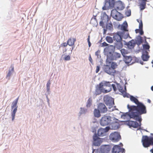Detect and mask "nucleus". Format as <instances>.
Wrapping results in <instances>:
<instances>
[{
	"label": "nucleus",
	"instance_id": "f257e3e1",
	"mask_svg": "<svg viewBox=\"0 0 153 153\" xmlns=\"http://www.w3.org/2000/svg\"><path fill=\"white\" fill-rule=\"evenodd\" d=\"M127 107L128 108H129L131 111L130 114L131 117L136 120L141 122L142 119L141 115L146 113V106L140 102L137 104L136 106L128 105Z\"/></svg>",
	"mask_w": 153,
	"mask_h": 153
},
{
	"label": "nucleus",
	"instance_id": "f03ea898",
	"mask_svg": "<svg viewBox=\"0 0 153 153\" xmlns=\"http://www.w3.org/2000/svg\"><path fill=\"white\" fill-rule=\"evenodd\" d=\"M112 90L111 85L109 82L103 81L97 85L95 91L96 95H99L102 92L106 93L111 91Z\"/></svg>",
	"mask_w": 153,
	"mask_h": 153
},
{
	"label": "nucleus",
	"instance_id": "7ed1b4c3",
	"mask_svg": "<svg viewBox=\"0 0 153 153\" xmlns=\"http://www.w3.org/2000/svg\"><path fill=\"white\" fill-rule=\"evenodd\" d=\"M111 121V117L110 116L104 115L100 120V124L102 126H105L109 124Z\"/></svg>",
	"mask_w": 153,
	"mask_h": 153
},
{
	"label": "nucleus",
	"instance_id": "20e7f679",
	"mask_svg": "<svg viewBox=\"0 0 153 153\" xmlns=\"http://www.w3.org/2000/svg\"><path fill=\"white\" fill-rule=\"evenodd\" d=\"M111 15L114 19L119 21L123 18L122 15L116 9H113L111 11Z\"/></svg>",
	"mask_w": 153,
	"mask_h": 153
},
{
	"label": "nucleus",
	"instance_id": "39448f33",
	"mask_svg": "<svg viewBox=\"0 0 153 153\" xmlns=\"http://www.w3.org/2000/svg\"><path fill=\"white\" fill-rule=\"evenodd\" d=\"M143 146L145 148H147L152 145L150 137L147 136H143L142 140Z\"/></svg>",
	"mask_w": 153,
	"mask_h": 153
},
{
	"label": "nucleus",
	"instance_id": "423d86ee",
	"mask_svg": "<svg viewBox=\"0 0 153 153\" xmlns=\"http://www.w3.org/2000/svg\"><path fill=\"white\" fill-rule=\"evenodd\" d=\"M19 97H18L15 100H14L12 102L11 108L12 109L14 108L13 111L11 113V116L12 117V120L13 121L15 118V114L17 111V108L18 106L17 105V104L18 103Z\"/></svg>",
	"mask_w": 153,
	"mask_h": 153
},
{
	"label": "nucleus",
	"instance_id": "0eeeda50",
	"mask_svg": "<svg viewBox=\"0 0 153 153\" xmlns=\"http://www.w3.org/2000/svg\"><path fill=\"white\" fill-rule=\"evenodd\" d=\"M104 100L106 105L110 108L114 104V100L111 97L106 96L104 97Z\"/></svg>",
	"mask_w": 153,
	"mask_h": 153
},
{
	"label": "nucleus",
	"instance_id": "6e6552de",
	"mask_svg": "<svg viewBox=\"0 0 153 153\" xmlns=\"http://www.w3.org/2000/svg\"><path fill=\"white\" fill-rule=\"evenodd\" d=\"M109 137L110 139L114 142H118L121 139L120 134L117 132H114L111 133Z\"/></svg>",
	"mask_w": 153,
	"mask_h": 153
},
{
	"label": "nucleus",
	"instance_id": "1a4fd4ad",
	"mask_svg": "<svg viewBox=\"0 0 153 153\" xmlns=\"http://www.w3.org/2000/svg\"><path fill=\"white\" fill-rule=\"evenodd\" d=\"M104 71L107 74L112 76H114L116 73V70H114L110 66L106 65L104 67Z\"/></svg>",
	"mask_w": 153,
	"mask_h": 153
},
{
	"label": "nucleus",
	"instance_id": "9d476101",
	"mask_svg": "<svg viewBox=\"0 0 153 153\" xmlns=\"http://www.w3.org/2000/svg\"><path fill=\"white\" fill-rule=\"evenodd\" d=\"M115 0H106L104 6L102 7L103 10H106L108 8L113 6L114 4Z\"/></svg>",
	"mask_w": 153,
	"mask_h": 153
},
{
	"label": "nucleus",
	"instance_id": "9b49d317",
	"mask_svg": "<svg viewBox=\"0 0 153 153\" xmlns=\"http://www.w3.org/2000/svg\"><path fill=\"white\" fill-rule=\"evenodd\" d=\"M109 127H106L105 128H99L97 131V135L99 136L102 137L105 135L106 133L109 130Z\"/></svg>",
	"mask_w": 153,
	"mask_h": 153
},
{
	"label": "nucleus",
	"instance_id": "f8f14e48",
	"mask_svg": "<svg viewBox=\"0 0 153 153\" xmlns=\"http://www.w3.org/2000/svg\"><path fill=\"white\" fill-rule=\"evenodd\" d=\"M93 144L96 146H99L102 142V140L97 136L96 134L93 137Z\"/></svg>",
	"mask_w": 153,
	"mask_h": 153
},
{
	"label": "nucleus",
	"instance_id": "ddd939ff",
	"mask_svg": "<svg viewBox=\"0 0 153 153\" xmlns=\"http://www.w3.org/2000/svg\"><path fill=\"white\" fill-rule=\"evenodd\" d=\"M138 123L136 121L129 120L126 122V123L130 127H132L134 128H137L140 127L141 125V122H139Z\"/></svg>",
	"mask_w": 153,
	"mask_h": 153
},
{
	"label": "nucleus",
	"instance_id": "4468645a",
	"mask_svg": "<svg viewBox=\"0 0 153 153\" xmlns=\"http://www.w3.org/2000/svg\"><path fill=\"white\" fill-rule=\"evenodd\" d=\"M121 56L120 54L119 53H115L114 54H111L110 56H107V60L109 61V60H116L119 58Z\"/></svg>",
	"mask_w": 153,
	"mask_h": 153
},
{
	"label": "nucleus",
	"instance_id": "2eb2a0df",
	"mask_svg": "<svg viewBox=\"0 0 153 153\" xmlns=\"http://www.w3.org/2000/svg\"><path fill=\"white\" fill-rule=\"evenodd\" d=\"M117 88L119 91L123 95L124 97L126 96L127 95L126 92V88L125 85L123 86L119 85H117Z\"/></svg>",
	"mask_w": 153,
	"mask_h": 153
},
{
	"label": "nucleus",
	"instance_id": "dca6fc26",
	"mask_svg": "<svg viewBox=\"0 0 153 153\" xmlns=\"http://www.w3.org/2000/svg\"><path fill=\"white\" fill-rule=\"evenodd\" d=\"M125 150L121 148L119 145H116L114 146L112 150V153H119L120 152H123Z\"/></svg>",
	"mask_w": 153,
	"mask_h": 153
},
{
	"label": "nucleus",
	"instance_id": "f3484780",
	"mask_svg": "<svg viewBox=\"0 0 153 153\" xmlns=\"http://www.w3.org/2000/svg\"><path fill=\"white\" fill-rule=\"evenodd\" d=\"M121 34L120 32H118L117 33H114L113 36V39L117 42H121L122 38Z\"/></svg>",
	"mask_w": 153,
	"mask_h": 153
},
{
	"label": "nucleus",
	"instance_id": "a211bd4d",
	"mask_svg": "<svg viewBox=\"0 0 153 153\" xmlns=\"http://www.w3.org/2000/svg\"><path fill=\"white\" fill-rule=\"evenodd\" d=\"M98 108L101 113H105L107 111V109L105 105L102 103H100L98 105Z\"/></svg>",
	"mask_w": 153,
	"mask_h": 153
},
{
	"label": "nucleus",
	"instance_id": "6ab92c4d",
	"mask_svg": "<svg viewBox=\"0 0 153 153\" xmlns=\"http://www.w3.org/2000/svg\"><path fill=\"white\" fill-rule=\"evenodd\" d=\"M110 149V146L109 145H102L100 148L101 151L104 153H107Z\"/></svg>",
	"mask_w": 153,
	"mask_h": 153
},
{
	"label": "nucleus",
	"instance_id": "aec40b11",
	"mask_svg": "<svg viewBox=\"0 0 153 153\" xmlns=\"http://www.w3.org/2000/svg\"><path fill=\"white\" fill-rule=\"evenodd\" d=\"M116 8L118 10H122L124 8V7L123 6L122 2L120 1L117 2L116 3Z\"/></svg>",
	"mask_w": 153,
	"mask_h": 153
},
{
	"label": "nucleus",
	"instance_id": "412c9836",
	"mask_svg": "<svg viewBox=\"0 0 153 153\" xmlns=\"http://www.w3.org/2000/svg\"><path fill=\"white\" fill-rule=\"evenodd\" d=\"M137 22L139 23V28L140 29L139 32L140 34V35H142L143 34V23L142 21L141 20L137 19Z\"/></svg>",
	"mask_w": 153,
	"mask_h": 153
},
{
	"label": "nucleus",
	"instance_id": "4be33fe9",
	"mask_svg": "<svg viewBox=\"0 0 153 153\" xmlns=\"http://www.w3.org/2000/svg\"><path fill=\"white\" fill-rule=\"evenodd\" d=\"M148 53L147 51L145 52V53H143L142 56V59L144 61H147L148 60L149 56L148 55Z\"/></svg>",
	"mask_w": 153,
	"mask_h": 153
},
{
	"label": "nucleus",
	"instance_id": "5701e85b",
	"mask_svg": "<svg viewBox=\"0 0 153 153\" xmlns=\"http://www.w3.org/2000/svg\"><path fill=\"white\" fill-rule=\"evenodd\" d=\"M136 43L135 41L133 40H132L130 41L128 43L127 45L128 47L130 49L133 48L135 45Z\"/></svg>",
	"mask_w": 153,
	"mask_h": 153
},
{
	"label": "nucleus",
	"instance_id": "b1692460",
	"mask_svg": "<svg viewBox=\"0 0 153 153\" xmlns=\"http://www.w3.org/2000/svg\"><path fill=\"white\" fill-rule=\"evenodd\" d=\"M128 112H126L125 113H123V114L121 115V117L122 118L125 119L127 117H129L130 118H132L131 117L130 115V114L131 112L130 109L129 108H128Z\"/></svg>",
	"mask_w": 153,
	"mask_h": 153
},
{
	"label": "nucleus",
	"instance_id": "393cba45",
	"mask_svg": "<svg viewBox=\"0 0 153 153\" xmlns=\"http://www.w3.org/2000/svg\"><path fill=\"white\" fill-rule=\"evenodd\" d=\"M121 33L122 38H123L124 39H126L129 37H130L128 31H123L121 32Z\"/></svg>",
	"mask_w": 153,
	"mask_h": 153
},
{
	"label": "nucleus",
	"instance_id": "a878e982",
	"mask_svg": "<svg viewBox=\"0 0 153 153\" xmlns=\"http://www.w3.org/2000/svg\"><path fill=\"white\" fill-rule=\"evenodd\" d=\"M132 60V57L131 56H126L125 57V61L126 63L131 64L133 62H131Z\"/></svg>",
	"mask_w": 153,
	"mask_h": 153
},
{
	"label": "nucleus",
	"instance_id": "bb28decb",
	"mask_svg": "<svg viewBox=\"0 0 153 153\" xmlns=\"http://www.w3.org/2000/svg\"><path fill=\"white\" fill-rule=\"evenodd\" d=\"M76 41V39L75 38L72 39L70 38L67 41L68 45L70 46H72L74 45L75 42Z\"/></svg>",
	"mask_w": 153,
	"mask_h": 153
},
{
	"label": "nucleus",
	"instance_id": "cd10ccee",
	"mask_svg": "<svg viewBox=\"0 0 153 153\" xmlns=\"http://www.w3.org/2000/svg\"><path fill=\"white\" fill-rule=\"evenodd\" d=\"M10 67L11 68V70L9 71L7 75V78H8V79H10V76L12 75V73L14 71V67L13 65H11Z\"/></svg>",
	"mask_w": 153,
	"mask_h": 153
},
{
	"label": "nucleus",
	"instance_id": "c85d7f7f",
	"mask_svg": "<svg viewBox=\"0 0 153 153\" xmlns=\"http://www.w3.org/2000/svg\"><path fill=\"white\" fill-rule=\"evenodd\" d=\"M100 112V111L98 109H95L94 112V116L97 117H100L101 115Z\"/></svg>",
	"mask_w": 153,
	"mask_h": 153
},
{
	"label": "nucleus",
	"instance_id": "c756f323",
	"mask_svg": "<svg viewBox=\"0 0 153 153\" xmlns=\"http://www.w3.org/2000/svg\"><path fill=\"white\" fill-rule=\"evenodd\" d=\"M130 99L131 101L133 102L137 105L140 102L136 98L132 96H130Z\"/></svg>",
	"mask_w": 153,
	"mask_h": 153
},
{
	"label": "nucleus",
	"instance_id": "7c9ffc66",
	"mask_svg": "<svg viewBox=\"0 0 153 153\" xmlns=\"http://www.w3.org/2000/svg\"><path fill=\"white\" fill-rule=\"evenodd\" d=\"M146 2H142L139 5V7L141 10H143L146 8Z\"/></svg>",
	"mask_w": 153,
	"mask_h": 153
},
{
	"label": "nucleus",
	"instance_id": "2f4dec72",
	"mask_svg": "<svg viewBox=\"0 0 153 153\" xmlns=\"http://www.w3.org/2000/svg\"><path fill=\"white\" fill-rule=\"evenodd\" d=\"M127 26L128 25L126 22V24L122 25L121 27V29L123 30V31H128V30L127 29Z\"/></svg>",
	"mask_w": 153,
	"mask_h": 153
},
{
	"label": "nucleus",
	"instance_id": "473e14b6",
	"mask_svg": "<svg viewBox=\"0 0 153 153\" xmlns=\"http://www.w3.org/2000/svg\"><path fill=\"white\" fill-rule=\"evenodd\" d=\"M145 42L147 43V44H144V45H143V48L145 50H148V51H149V49L150 48V46L148 44V43H147V42L146 41V37L145 36Z\"/></svg>",
	"mask_w": 153,
	"mask_h": 153
},
{
	"label": "nucleus",
	"instance_id": "72a5a7b5",
	"mask_svg": "<svg viewBox=\"0 0 153 153\" xmlns=\"http://www.w3.org/2000/svg\"><path fill=\"white\" fill-rule=\"evenodd\" d=\"M106 29L107 30H111L113 29V25L111 23H108L106 25Z\"/></svg>",
	"mask_w": 153,
	"mask_h": 153
},
{
	"label": "nucleus",
	"instance_id": "f704fd0d",
	"mask_svg": "<svg viewBox=\"0 0 153 153\" xmlns=\"http://www.w3.org/2000/svg\"><path fill=\"white\" fill-rule=\"evenodd\" d=\"M106 39L108 42L110 43H112L114 40L111 37L109 36H107L106 37Z\"/></svg>",
	"mask_w": 153,
	"mask_h": 153
},
{
	"label": "nucleus",
	"instance_id": "c9c22d12",
	"mask_svg": "<svg viewBox=\"0 0 153 153\" xmlns=\"http://www.w3.org/2000/svg\"><path fill=\"white\" fill-rule=\"evenodd\" d=\"M118 43L116 44V46L117 48L118 49L121 48L123 46L122 43L121 42H117Z\"/></svg>",
	"mask_w": 153,
	"mask_h": 153
},
{
	"label": "nucleus",
	"instance_id": "e433bc0d",
	"mask_svg": "<svg viewBox=\"0 0 153 153\" xmlns=\"http://www.w3.org/2000/svg\"><path fill=\"white\" fill-rule=\"evenodd\" d=\"M143 42L142 37L140 36H138L137 38V43L140 44Z\"/></svg>",
	"mask_w": 153,
	"mask_h": 153
},
{
	"label": "nucleus",
	"instance_id": "4c0bfd02",
	"mask_svg": "<svg viewBox=\"0 0 153 153\" xmlns=\"http://www.w3.org/2000/svg\"><path fill=\"white\" fill-rule=\"evenodd\" d=\"M117 66L116 63L114 62H112L111 64V66L110 67L112 68L114 70H115V69L117 68Z\"/></svg>",
	"mask_w": 153,
	"mask_h": 153
},
{
	"label": "nucleus",
	"instance_id": "58836bf2",
	"mask_svg": "<svg viewBox=\"0 0 153 153\" xmlns=\"http://www.w3.org/2000/svg\"><path fill=\"white\" fill-rule=\"evenodd\" d=\"M92 102V99L91 98H89L88 100L87 106L89 107L91 105Z\"/></svg>",
	"mask_w": 153,
	"mask_h": 153
},
{
	"label": "nucleus",
	"instance_id": "ea45409f",
	"mask_svg": "<svg viewBox=\"0 0 153 153\" xmlns=\"http://www.w3.org/2000/svg\"><path fill=\"white\" fill-rule=\"evenodd\" d=\"M50 85L51 82L49 80L48 81L47 84V88L48 91L50 90Z\"/></svg>",
	"mask_w": 153,
	"mask_h": 153
},
{
	"label": "nucleus",
	"instance_id": "a19ab883",
	"mask_svg": "<svg viewBox=\"0 0 153 153\" xmlns=\"http://www.w3.org/2000/svg\"><path fill=\"white\" fill-rule=\"evenodd\" d=\"M68 45V42L67 43L66 42H64L62 43L61 45V47H66L67 45Z\"/></svg>",
	"mask_w": 153,
	"mask_h": 153
},
{
	"label": "nucleus",
	"instance_id": "79ce46f5",
	"mask_svg": "<svg viewBox=\"0 0 153 153\" xmlns=\"http://www.w3.org/2000/svg\"><path fill=\"white\" fill-rule=\"evenodd\" d=\"M121 52L122 54L123 55L127 53V51L124 49H122L121 50Z\"/></svg>",
	"mask_w": 153,
	"mask_h": 153
},
{
	"label": "nucleus",
	"instance_id": "37998d69",
	"mask_svg": "<svg viewBox=\"0 0 153 153\" xmlns=\"http://www.w3.org/2000/svg\"><path fill=\"white\" fill-rule=\"evenodd\" d=\"M70 59V56L69 55L66 56L64 58V60L65 61L69 60Z\"/></svg>",
	"mask_w": 153,
	"mask_h": 153
},
{
	"label": "nucleus",
	"instance_id": "c03bdc74",
	"mask_svg": "<svg viewBox=\"0 0 153 153\" xmlns=\"http://www.w3.org/2000/svg\"><path fill=\"white\" fill-rule=\"evenodd\" d=\"M111 85V88L112 87L113 88L114 90V91H116L117 90V88L115 86V85L114 84H112V85Z\"/></svg>",
	"mask_w": 153,
	"mask_h": 153
},
{
	"label": "nucleus",
	"instance_id": "a18cd8bd",
	"mask_svg": "<svg viewBox=\"0 0 153 153\" xmlns=\"http://www.w3.org/2000/svg\"><path fill=\"white\" fill-rule=\"evenodd\" d=\"M88 46L89 47H90L91 46V44L90 41V36H88Z\"/></svg>",
	"mask_w": 153,
	"mask_h": 153
},
{
	"label": "nucleus",
	"instance_id": "49530a36",
	"mask_svg": "<svg viewBox=\"0 0 153 153\" xmlns=\"http://www.w3.org/2000/svg\"><path fill=\"white\" fill-rule=\"evenodd\" d=\"M100 69V67L99 66H97L96 67V72L97 73L99 71Z\"/></svg>",
	"mask_w": 153,
	"mask_h": 153
},
{
	"label": "nucleus",
	"instance_id": "de8ad7c7",
	"mask_svg": "<svg viewBox=\"0 0 153 153\" xmlns=\"http://www.w3.org/2000/svg\"><path fill=\"white\" fill-rule=\"evenodd\" d=\"M108 45V44L106 42H103L102 44V46H104V47L107 46Z\"/></svg>",
	"mask_w": 153,
	"mask_h": 153
},
{
	"label": "nucleus",
	"instance_id": "09e8293b",
	"mask_svg": "<svg viewBox=\"0 0 153 153\" xmlns=\"http://www.w3.org/2000/svg\"><path fill=\"white\" fill-rule=\"evenodd\" d=\"M100 53V50H98L95 53V55L97 56H98L99 54Z\"/></svg>",
	"mask_w": 153,
	"mask_h": 153
},
{
	"label": "nucleus",
	"instance_id": "8fccbe9b",
	"mask_svg": "<svg viewBox=\"0 0 153 153\" xmlns=\"http://www.w3.org/2000/svg\"><path fill=\"white\" fill-rule=\"evenodd\" d=\"M150 139L151 140V143L152 145H153V137H150Z\"/></svg>",
	"mask_w": 153,
	"mask_h": 153
},
{
	"label": "nucleus",
	"instance_id": "3c124183",
	"mask_svg": "<svg viewBox=\"0 0 153 153\" xmlns=\"http://www.w3.org/2000/svg\"><path fill=\"white\" fill-rule=\"evenodd\" d=\"M135 31L136 33H139L140 31V29H136Z\"/></svg>",
	"mask_w": 153,
	"mask_h": 153
},
{
	"label": "nucleus",
	"instance_id": "603ef678",
	"mask_svg": "<svg viewBox=\"0 0 153 153\" xmlns=\"http://www.w3.org/2000/svg\"><path fill=\"white\" fill-rule=\"evenodd\" d=\"M89 60L91 62H92V59L90 55V56L89 57Z\"/></svg>",
	"mask_w": 153,
	"mask_h": 153
},
{
	"label": "nucleus",
	"instance_id": "864d4df0",
	"mask_svg": "<svg viewBox=\"0 0 153 153\" xmlns=\"http://www.w3.org/2000/svg\"><path fill=\"white\" fill-rule=\"evenodd\" d=\"M100 25L101 26H103L104 25L103 22L102 21H101L100 22Z\"/></svg>",
	"mask_w": 153,
	"mask_h": 153
},
{
	"label": "nucleus",
	"instance_id": "5fc2aeb1",
	"mask_svg": "<svg viewBox=\"0 0 153 153\" xmlns=\"http://www.w3.org/2000/svg\"><path fill=\"white\" fill-rule=\"evenodd\" d=\"M147 1V0H141L142 2H146Z\"/></svg>",
	"mask_w": 153,
	"mask_h": 153
},
{
	"label": "nucleus",
	"instance_id": "6e6d98bb",
	"mask_svg": "<svg viewBox=\"0 0 153 153\" xmlns=\"http://www.w3.org/2000/svg\"><path fill=\"white\" fill-rule=\"evenodd\" d=\"M128 13H129V15L128 16H129L130 15H131V12H129L128 11Z\"/></svg>",
	"mask_w": 153,
	"mask_h": 153
},
{
	"label": "nucleus",
	"instance_id": "4d7b16f0",
	"mask_svg": "<svg viewBox=\"0 0 153 153\" xmlns=\"http://www.w3.org/2000/svg\"><path fill=\"white\" fill-rule=\"evenodd\" d=\"M151 89L152 91H153V86L151 87Z\"/></svg>",
	"mask_w": 153,
	"mask_h": 153
},
{
	"label": "nucleus",
	"instance_id": "13d9d810",
	"mask_svg": "<svg viewBox=\"0 0 153 153\" xmlns=\"http://www.w3.org/2000/svg\"><path fill=\"white\" fill-rule=\"evenodd\" d=\"M148 102H149V103H150L151 102V101H150V100H148Z\"/></svg>",
	"mask_w": 153,
	"mask_h": 153
}]
</instances>
